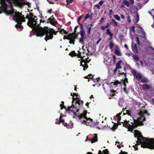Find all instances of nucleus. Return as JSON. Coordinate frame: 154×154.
I'll return each mask as SVG.
<instances>
[{
  "label": "nucleus",
  "mask_w": 154,
  "mask_h": 154,
  "mask_svg": "<svg viewBox=\"0 0 154 154\" xmlns=\"http://www.w3.org/2000/svg\"><path fill=\"white\" fill-rule=\"evenodd\" d=\"M114 17L116 20H120V18L119 16H118L117 15H115L114 16Z\"/></svg>",
  "instance_id": "nucleus-29"
},
{
  "label": "nucleus",
  "mask_w": 154,
  "mask_h": 154,
  "mask_svg": "<svg viewBox=\"0 0 154 154\" xmlns=\"http://www.w3.org/2000/svg\"><path fill=\"white\" fill-rule=\"evenodd\" d=\"M104 1H101L99 3V4L100 5H101L103 3H104Z\"/></svg>",
  "instance_id": "nucleus-43"
},
{
  "label": "nucleus",
  "mask_w": 154,
  "mask_h": 154,
  "mask_svg": "<svg viewBox=\"0 0 154 154\" xmlns=\"http://www.w3.org/2000/svg\"><path fill=\"white\" fill-rule=\"evenodd\" d=\"M103 152H102V151L101 150H99L98 151V154H103Z\"/></svg>",
  "instance_id": "nucleus-60"
},
{
  "label": "nucleus",
  "mask_w": 154,
  "mask_h": 154,
  "mask_svg": "<svg viewBox=\"0 0 154 154\" xmlns=\"http://www.w3.org/2000/svg\"><path fill=\"white\" fill-rule=\"evenodd\" d=\"M62 103L61 104H60V107H61V109H62V107H63V104H64V102H63L62 101Z\"/></svg>",
  "instance_id": "nucleus-50"
},
{
  "label": "nucleus",
  "mask_w": 154,
  "mask_h": 154,
  "mask_svg": "<svg viewBox=\"0 0 154 154\" xmlns=\"http://www.w3.org/2000/svg\"><path fill=\"white\" fill-rule=\"evenodd\" d=\"M114 43L112 41L109 42V48L110 49L112 50L113 48Z\"/></svg>",
  "instance_id": "nucleus-24"
},
{
  "label": "nucleus",
  "mask_w": 154,
  "mask_h": 154,
  "mask_svg": "<svg viewBox=\"0 0 154 154\" xmlns=\"http://www.w3.org/2000/svg\"><path fill=\"white\" fill-rule=\"evenodd\" d=\"M140 65L142 66H143V63L142 61V60H140Z\"/></svg>",
  "instance_id": "nucleus-56"
},
{
  "label": "nucleus",
  "mask_w": 154,
  "mask_h": 154,
  "mask_svg": "<svg viewBox=\"0 0 154 154\" xmlns=\"http://www.w3.org/2000/svg\"><path fill=\"white\" fill-rule=\"evenodd\" d=\"M122 3L123 4L125 5L127 7H129L130 6V4L129 2L127 0H124Z\"/></svg>",
  "instance_id": "nucleus-17"
},
{
  "label": "nucleus",
  "mask_w": 154,
  "mask_h": 154,
  "mask_svg": "<svg viewBox=\"0 0 154 154\" xmlns=\"http://www.w3.org/2000/svg\"><path fill=\"white\" fill-rule=\"evenodd\" d=\"M146 120L145 117H142L138 119V122L136 124H134V127H136L138 125H143V123L141 122L142 121H145Z\"/></svg>",
  "instance_id": "nucleus-6"
},
{
  "label": "nucleus",
  "mask_w": 154,
  "mask_h": 154,
  "mask_svg": "<svg viewBox=\"0 0 154 154\" xmlns=\"http://www.w3.org/2000/svg\"><path fill=\"white\" fill-rule=\"evenodd\" d=\"M74 35V34H71V35H68V36H69L68 37H64V38H63V39H68V40H69L70 39H71V38L73 37V36Z\"/></svg>",
  "instance_id": "nucleus-20"
},
{
  "label": "nucleus",
  "mask_w": 154,
  "mask_h": 154,
  "mask_svg": "<svg viewBox=\"0 0 154 154\" xmlns=\"http://www.w3.org/2000/svg\"><path fill=\"white\" fill-rule=\"evenodd\" d=\"M94 6L97 7V8H100V6L98 4H96L94 5Z\"/></svg>",
  "instance_id": "nucleus-51"
},
{
  "label": "nucleus",
  "mask_w": 154,
  "mask_h": 154,
  "mask_svg": "<svg viewBox=\"0 0 154 154\" xmlns=\"http://www.w3.org/2000/svg\"><path fill=\"white\" fill-rule=\"evenodd\" d=\"M116 68L117 69L121 68V66H116Z\"/></svg>",
  "instance_id": "nucleus-54"
},
{
  "label": "nucleus",
  "mask_w": 154,
  "mask_h": 154,
  "mask_svg": "<svg viewBox=\"0 0 154 154\" xmlns=\"http://www.w3.org/2000/svg\"><path fill=\"white\" fill-rule=\"evenodd\" d=\"M26 18L28 19V22L27 23V25L31 28L35 27L37 24V21L36 20L37 19H35L36 17L35 16L34 18H33L27 16H26Z\"/></svg>",
  "instance_id": "nucleus-5"
},
{
  "label": "nucleus",
  "mask_w": 154,
  "mask_h": 154,
  "mask_svg": "<svg viewBox=\"0 0 154 154\" xmlns=\"http://www.w3.org/2000/svg\"><path fill=\"white\" fill-rule=\"evenodd\" d=\"M131 48L133 52L135 53H138V51L137 46L136 44H134L133 42H132Z\"/></svg>",
  "instance_id": "nucleus-10"
},
{
  "label": "nucleus",
  "mask_w": 154,
  "mask_h": 154,
  "mask_svg": "<svg viewBox=\"0 0 154 154\" xmlns=\"http://www.w3.org/2000/svg\"><path fill=\"white\" fill-rule=\"evenodd\" d=\"M124 47H125V48H126L127 49H128V45L126 44H125L124 45Z\"/></svg>",
  "instance_id": "nucleus-61"
},
{
  "label": "nucleus",
  "mask_w": 154,
  "mask_h": 154,
  "mask_svg": "<svg viewBox=\"0 0 154 154\" xmlns=\"http://www.w3.org/2000/svg\"><path fill=\"white\" fill-rule=\"evenodd\" d=\"M116 116L118 118L119 120L120 121V119H121V117L119 115V114H117L116 115Z\"/></svg>",
  "instance_id": "nucleus-46"
},
{
  "label": "nucleus",
  "mask_w": 154,
  "mask_h": 154,
  "mask_svg": "<svg viewBox=\"0 0 154 154\" xmlns=\"http://www.w3.org/2000/svg\"><path fill=\"white\" fill-rule=\"evenodd\" d=\"M72 106L71 107H68L66 109L67 111H69L72 112H74V110H75L74 109H72Z\"/></svg>",
  "instance_id": "nucleus-31"
},
{
  "label": "nucleus",
  "mask_w": 154,
  "mask_h": 154,
  "mask_svg": "<svg viewBox=\"0 0 154 154\" xmlns=\"http://www.w3.org/2000/svg\"><path fill=\"white\" fill-rule=\"evenodd\" d=\"M124 103V100L122 99H120L119 100V106L122 107Z\"/></svg>",
  "instance_id": "nucleus-14"
},
{
  "label": "nucleus",
  "mask_w": 154,
  "mask_h": 154,
  "mask_svg": "<svg viewBox=\"0 0 154 154\" xmlns=\"http://www.w3.org/2000/svg\"><path fill=\"white\" fill-rule=\"evenodd\" d=\"M91 27H89L87 29V32L88 34L89 35L90 34V31L91 29Z\"/></svg>",
  "instance_id": "nucleus-39"
},
{
  "label": "nucleus",
  "mask_w": 154,
  "mask_h": 154,
  "mask_svg": "<svg viewBox=\"0 0 154 154\" xmlns=\"http://www.w3.org/2000/svg\"><path fill=\"white\" fill-rule=\"evenodd\" d=\"M136 41L137 42V43L138 45H140V40H139V38L138 37H137L136 38Z\"/></svg>",
  "instance_id": "nucleus-37"
},
{
  "label": "nucleus",
  "mask_w": 154,
  "mask_h": 154,
  "mask_svg": "<svg viewBox=\"0 0 154 154\" xmlns=\"http://www.w3.org/2000/svg\"><path fill=\"white\" fill-rule=\"evenodd\" d=\"M82 18V16H81L79 17V18L78 19L77 21L79 24V21Z\"/></svg>",
  "instance_id": "nucleus-44"
},
{
  "label": "nucleus",
  "mask_w": 154,
  "mask_h": 154,
  "mask_svg": "<svg viewBox=\"0 0 154 154\" xmlns=\"http://www.w3.org/2000/svg\"><path fill=\"white\" fill-rule=\"evenodd\" d=\"M35 31L37 36H42L45 35V39L46 42L48 40L52 39L53 37V35H56L57 32L53 29H49L48 27L46 26H44L43 28L42 27H36Z\"/></svg>",
  "instance_id": "nucleus-2"
},
{
  "label": "nucleus",
  "mask_w": 154,
  "mask_h": 154,
  "mask_svg": "<svg viewBox=\"0 0 154 154\" xmlns=\"http://www.w3.org/2000/svg\"><path fill=\"white\" fill-rule=\"evenodd\" d=\"M47 20L48 22H50L51 24L54 26H55L57 23V21H54V19L53 16H51L48 18Z\"/></svg>",
  "instance_id": "nucleus-8"
},
{
  "label": "nucleus",
  "mask_w": 154,
  "mask_h": 154,
  "mask_svg": "<svg viewBox=\"0 0 154 154\" xmlns=\"http://www.w3.org/2000/svg\"><path fill=\"white\" fill-rule=\"evenodd\" d=\"M73 0H66V2L67 3V4H71Z\"/></svg>",
  "instance_id": "nucleus-38"
},
{
  "label": "nucleus",
  "mask_w": 154,
  "mask_h": 154,
  "mask_svg": "<svg viewBox=\"0 0 154 154\" xmlns=\"http://www.w3.org/2000/svg\"><path fill=\"white\" fill-rule=\"evenodd\" d=\"M87 112V110H85L83 113L78 116V119L82 124H87L86 122L88 123L91 121L92 120L91 119L88 118L86 116Z\"/></svg>",
  "instance_id": "nucleus-4"
},
{
  "label": "nucleus",
  "mask_w": 154,
  "mask_h": 154,
  "mask_svg": "<svg viewBox=\"0 0 154 154\" xmlns=\"http://www.w3.org/2000/svg\"><path fill=\"white\" fill-rule=\"evenodd\" d=\"M60 33L61 34H65L66 35H68V33L65 30H64L63 29H61L59 31Z\"/></svg>",
  "instance_id": "nucleus-21"
},
{
  "label": "nucleus",
  "mask_w": 154,
  "mask_h": 154,
  "mask_svg": "<svg viewBox=\"0 0 154 154\" xmlns=\"http://www.w3.org/2000/svg\"><path fill=\"white\" fill-rule=\"evenodd\" d=\"M141 82L142 83H146L148 82V81L146 78L142 79L141 80Z\"/></svg>",
  "instance_id": "nucleus-30"
},
{
  "label": "nucleus",
  "mask_w": 154,
  "mask_h": 154,
  "mask_svg": "<svg viewBox=\"0 0 154 154\" xmlns=\"http://www.w3.org/2000/svg\"><path fill=\"white\" fill-rule=\"evenodd\" d=\"M100 28L101 29L103 30H104L105 28H106V27H105V26H102L100 27Z\"/></svg>",
  "instance_id": "nucleus-49"
},
{
  "label": "nucleus",
  "mask_w": 154,
  "mask_h": 154,
  "mask_svg": "<svg viewBox=\"0 0 154 154\" xmlns=\"http://www.w3.org/2000/svg\"><path fill=\"white\" fill-rule=\"evenodd\" d=\"M115 47L116 48L114 51L115 54L118 56H121L122 55V54L120 51L119 48V46L118 45H116Z\"/></svg>",
  "instance_id": "nucleus-11"
},
{
  "label": "nucleus",
  "mask_w": 154,
  "mask_h": 154,
  "mask_svg": "<svg viewBox=\"0 0 154 154\" xmlns=\"http://www.w3.org/2000/svg\"><path fill=\"white\" fill-rule=\"evenodd\" d=\"M80 30H84L83 26L82 24H80Z\"/></svg>",
  "instance_id": "nucleus-45"
},
{
  "label": "nucleus",
  "mask_w": 154,
  "mask_h": 154,
  "mask_svg": "<svg viewBox=\"0 0 154 154\" xmlns=\"http://www.w3.org/2000/svg\"><path fill=\"white\" fill-rule=\"evenodd\" d=\"M112 24L114 26H118V24L117 22L116 21V20L112 19Z\"/></svg>",
  "instance_id": "nucleus-27"
},
{
  "label": "nucleus",
  "mask_w": 154,
  "mask_h": 154,
  "mask_svg": "<svg viewBox=\"0 0 154 154\" xmlns=\"http://www.w3.org/2000/svg\"><path fill=\"white\" fill-rule=\"evenodd\" d=\"M78 99L76 101V103L78 104L79 105H82L83 103L82 101L80 100L79 99Z\"/></svg>",
  "instance_id": "nucleus-26"
},
{
  "label": "nucleus",
  "mask_w": 154,
  "mask_h": 154,
  "mask_svg": "<svg viewBox=\"0 0 154 154\" xmlns=\"http://www.w3.org/2000/svg\"><path fill=\"white\" fill-rule=\"evenodd\" d=\"M14 0H0V4L1 5L0 6V14L2 13L1 10L7 15L14 14L13 19L17 23V24L15 25V27L22 29L23 28L21 25L22 23L25 21V17L21 13L17 11L15 12L12 5V3Z\"/></svg>",
  "instance_id": "nucleus-1"
},
{
  "label": "nucleus",
  "mask_w": 154,
  "mask_h": 154,
  "mask_svg": "<svg viewBox=\"0 0 154 154\" xmlns=\"http://www.w3.org/2000/svg\"><path fill=\"white\" fill-rule=\"evenodd\" d=\"M106 33L109 36L113 35L112 33H111L109 29H106Z\"/></svg>",
  "instance_id": "nucleus-23"
},
{
  "label": "nucleus",
  "mask_w": 154,
  "mask_h": 154,
  "mask_svg": "<svg viewBox=\"0 0 154 154\" xmlns=\"http://www.w3.org/2000/svg\"><path fill=\"white\" fill-rule=\"evenodd\" d=\"M80 66H82L84 67L83 70H85L88 67V66L87 64H86L85 60H82L80 62Z\"/></svg>",
  "instance_id": "nucleus-13"
},
{
  "label": "nucleus",
  "mask_w": 154,
  "mask_h": 154,
  "mask_svg": "<svg viewBox=\"0 0 154 154\" xmlns=\"http://www.w3.org/2000/svg\"><path fill=\"white\" fill-rule=\"evenodd\" d=\"M134 136L135 137H137L138 142L141 144L142 147L154 149V140L153 138L149 139L143 137V135Z\"/></svg>",
  "instance_id": "nucleus-3"
},
{
  "label": "nucleus",
  "mask_w": 154,
  "mask_h": 154,
  "mask_svg": "<svg viewBox=\"0 0 154 154\" xmlns=\"http://www.w3.org/2000/svg\"><path fill=\"white\" fill-rule=\"evenodd\" d=\"M119 154H128V152L125 151L123 152L122 150L121 151V152Z\"/></svg>",
  "instance_id": "nucleus-41"
},
{
  "label": "nucleus",
  "mask_w": 154,
  "mask_h": 154,
  "mask_svg": "<svg viewBox=\"0 0 154 154\" xmlns=\"http://www.w3.org/2000/svg\"><path fill=\"white\" fill-rule=\"evenodd\" d=\"M86 140L90 141L91 143L96 142L98 140L97 135H94V136L92 138H88V137H87L86 139Z\"/></svg>",
  "instance_id": "nucleus-7"
},
{
  "label": "nucleus",
  "mask_w": 154,
  "mask_h": 154,
  "mask_svg": "<svg viewBox=\"0 0 154 154\" xmlns=\"http://www.w3.org/2000/svg\"><path fill=\"white\" fill-rule=\"evenodd\" d=\"M121 63V60H120L116 64V66H120V64Z\"/></svg>",
  "instance_id": "nucleus-42"
},
{
  "label": "nucleus",
  "mask_w": 154,
  "mask_h": 154,
  "mask_svg": "<svg viewBox=\"0 0 154 154\" xmlns=\"http://www.w3.org/2000/svg\"><path fill=\"white\" fill-rule=\"evenodd\" d=\"M61 122L62 123L63 125L64 126H66L67 125V123H65L64 120H63V119H60V120L58 122H55V123L56 124H60V123H61Z\"/></svg>",
  "instance_id": "nucleus-15"
},
{
  "label": "nucleus",
  "mask_w": 154,
  "mask_h": 154,
  "mask_svg": "<svg viewBox=\"0 0 154 154\" xmlns=\"http://www.w3.org/2000/svg\"><path fill=\"white\" fill-rule=\"evenodd\" d=\"M20 4L22 5H26V3L25 2H24L23 3H21Z\"/></svg>",
  "instance_id": "nucleus-64"
},
{
  "label": "nucleus",
  "mask_w": 154,
  "mask_h": 154,
  "mask_svg": "<svg viewBox=\"0 0 154 154\" xmlns=\"http://www.w3.org/2000/svg\"><path fill=\"white\" fill-rule=\"evenodd\" d=\"M112 36H113V35H111L109 36L110 38L109 39V40H111L112 39Z\"/></svg>",
  "instance_id": "nucleus-63"
},
{
  "label": "nucleus",
  "mask_w": 154,
  "mask_h": 154,
  "mask_svg": "<svg viewBox=\"0 0 154 154\" xmlns=\"http://www.w3.org/2000/svg\"><path fill=\"white\" fill-rule=\"evenodd\" d=\"M144 114H146L148 116H149L150 114L148 113V112L146 110H145L144 112Z\"/></svg>",
  "instance_id": "nucleus-47"
},
{
  "label": "nucleus",
  "mask_w": 154,
  "mask_h": 154,
  "mask_svg": "<svg viewBox=\"0 0 154 154\" xmlns=\"http://www.w3.org/2000/svg\"><path fill=\"white\" fill-rule=\"evenodd\" d=\"M61 116H60V118H59V119L58 120V119H56V122H58L60 120V119H61Z\"/></svg>",
  "instance_id": "nucleus-58"
},
{
  "label": "nucleus",
  "mask_w": 154,
  "mask_h": 154,
  "mask_svg": "<svg viewBox=\"0 0 154 154\" xmlns=\"http://www.w3.org/2000/svg\"><path fill=\"white\" fill-rule=\"evenodd\" d=\"M72 109H74L75 110L74 112L75 111H76L77 112H78L79 111V109L76 108V107H75V106H73V105L72 106Z\"/></svg>",
  "instance_id": "nucleus-33"
},
{
  "label": "nucleus",
  "mask_w": 154,
  "mask_h": 154,
  "mask_svg": "<svg viewBox=\"0 0 154 154\" xmlns=\"http://www.w3.org/2000/svg\"><path fill=\"white\" fill-rule=\"evenodd\" d=\"M103 152L104 154H109V151L107 149H106L104 150H103Z\"/></svg>",
  "instance_id": "nucleus-34"
},
{
  "label": "nucleus",
  "mask_w": 154,
  "mask_h": 154,
  "mask_svg": "<svg viewBox=\"0 0 154 154\" xmlns=\"http://www.w3.org/2000/svg\"><path fill=\"white\" fill-rule=\"evenodd\" d=\"M117 70L118 69H116H116H114L113 71L114 73L115 74Z\"/></svg>",
  "instance_id": "nucleus-59"
},
{
  "label": "nucleus",
  "mask_w": 154,
  "mask_h": 154,
  "mask_svg": "<svg viewBox=\"0 0 154 154\" xmlns=\"http://www.w3.org/2000/svg\"><path fill=\"white\" fill-rule=\"evenodd\" d=\"M129 131L134 133V135H141V133L140 132L137 130H134L133 128H129Z\"/></svg>",
  "instance_id": "nucleus-12"
},
{
  "label": "nucleus",
  "mask_w": 154,
  "mask_h": 154,
  "mask_svg": "<svg viewBox=\"0 0 154 154\" xmlns=\"http://www.w3.org/2000/svg\"><path fill=\"white\" fill-rule=\"evenodd\" d=\"M142 87L143 89H149L150 88V86L148 85L144 84L142 85Z\"/></svg>",
  "instance_id": "nucleus-16"
},
{
  "label": "nucleus",
  "mask_w": 154,
  "mask_h": 154,
  "mask_svg": "<svg viewBox=\"0 0 154 154\" xmlns=\"http://www.w3.org/2000/svg\"><path fill=\"white\" fill-rule=\"evenodd\" d=\"M127 21L129 23L131 22V20H130V17L129 16L127 18Z\"/></svg>",
  "instance_id": "nucleus-48"
},
{
  "label": "nucleus",
  "mask_w": 154,
  "mask_h": 154,
  "mask_svg": "<svg viewBox=\"0 0 154 154\" xmlns=\"http://www.w3.org/2000/svg\"><path fill=\"white\" fill-rule=\"evenodd\" d=\"M130 1L132 5H133L134 3V0H130Z\"/></svg>",
  "instance_id": "nucleus-52"
},
{
  "label": "nucleus",
  "mask_w": 154,
  "mask_h": 154,
  "mask_svg": "<svg viewBox=\"0 0 154 154\" xmlns=\"http://www.w3.org/2000/svg\"><path fill=\"white\" fill-rule=\"evenodd\" d=\"M84 36H81V38L80 39L79 42L82 44L84 45Z\"/></svg>",
  "instance_id": "nucleus-28"
},
{
  "label": "nucleus",
  "mask_w": 154,
  "mask_h": 154,
  "mask_svg": "<svg viewBox=\"0 0 154 154\" xmlns=\"http://www.w3.org/2000/svg\"><path fill=\"white\" fill-rule=\"evenodd\" d=\"M131 73L134 76L137 78V79H141L142 78V76L140 74L138 73L137 74L136 72L134 70H132L131 71Z\"/></svg>",
  "instance_id": "nucleus-9"
},
{
  "label": "nucleus",
  "mask_w": 154,
  "mask_h": 154,
  "mask_svg": "<svg viewBox=\"0 0 154 154\" xmlns=\"http://www.w3.org/2000/svg\"><path fill=\"white\" fill-rule=\"evenodd\" d=\"M75 38H76L75 36L74 35L73 37L71 38V39H72V40H71V39L69 40V43L71 44L72 43L74 45V44L75 39Z\"/></svg>",
  "instance_id": "nucleus-18"
},
{
  "label": "nucleus",
  "mask_w": 154,
  "mask_h": 154,
  "mask_svg": "<svg viewBox=\"0 0 154 154\" xmlns=\"http://www.w3.org/2000/svg\"><path fill=\"white\" fill-rule=\"evenodd\" d=\"M111 83H113L114 85H118L119 83V82L117 81L115 82H112Z\"/></svg>",
  "instance_id": "nucleus-40"
},
{
  "label": "nucleus",
  "mask_w": 154,
  "mask_h": 154,
  "mask_svg": "<svg viewBox=\"0 0 154 154\" xmlns=\"http://www.w3.org/2000/svg\"><path fill=\"white\" fill-rule=\"evenodd\" d=\"M110 25V24H109V23H107V25L105 26V27H106V28H109V27Z\"/></svg>",
  "instance_id": "nucleus-53"
},
{
  "label": "nucleus",
  "mask_w": 154,
  "mask_h": 154,
  "mask_svg": "<svg viewBox=\"0 0 154 154\" xmlns=\"http://www.w3.org/2000/svg\"><path fill=\"white\" fill-rule=\"evenodd\" d=\"M121 17L122 19H124L125 18L124 15L122 14L121 15Z\"/></svg>",
  "instance_id": "nucleus-62"
},
{
  "label": "nucleus",
  "mask_w": 154,
  "mask_h": 154,
  "mask_svg": "<svg viewBox=\"0 0 154 154\" xmlns=\"http://www.w3.org/2000/svg\"><path fill=\"white\" fill-rule=\"evenodd\" d=\"M133 58L136 61H138L139 60L138 57L136 54H134L133 56Z\"/></svg>",
  "instance_id": "nucleus-19"
},
{
  "label": "nucleus",
  "mask_w": 154,
  "mask_h": 154,
  "mask_svg": "<svg viewBox=\"0 0 154 154\" xmlns=\"http://www.w3.org/2000/svg\"><path fill=\"white\" fill-rule=\"evenodd\" d=\"M80 34L81 36L85 37V32L84 30H80Z\"/></svg>",
  "instance_id": "nucleus-25"
},
{
  "label": "nucleus",
  "mask_w": 154,
  "mask_h": 154,
  "mask_svg": "<svg viewBox=\"0 0 154 154\" xmlns=\"http://www.w3.org/2000/svg\"><path fill=\"white\" fill-rule=\"evenodd\" d=\"M69 55L71 57H73L74 56H77V54L75 53L74 51L71 52L69 54Z\"/></svg>",
  "instance_id": "nucleus-22"
},
{
  "label": "nucleus",
  "mask_w": 154,
  "mask_h": 154,
  "mask_svg": "<svg viewBox=\"0 0 154 154\" xmlns=\"http://www.w3.org/2000/svg\"><path fill=\"white\" fill-rule=\"evenodd\" d=\"M135 19L136 20V23H137L139 20V16L138 13L137 14L136 16Z\"/></svg>",
  "instance_id": "nucleus-32"
},
{
  "label": "nucleus",
  "mask_w": 154,
  "mask_h": 154,
  "mask_svg": "<svg viewBox=\"0 0 154 154\" xmlns=\"http://www.w3.org/2000/svg\"><path fill=\"white\" fill-rule=\"evenodd\" d=\"M137 7L139 9H141L142 7V5L141 4L138 3L137 4Z\"/></svg>",
  "instance_id": "nucleus-35"
},
{
  "label": "nucleus",
  "mask_w": 154,
  "mask_h": 154,
  "mask_svg": "<svg viewBox=\"0 0 154 154\" xmlns=\"http://www.w3.org/2000/svg\"><path fill=\"white\" fill-rule=\"evenodd\" d=\"M90 17V15L89 14H87L86 16H85V20H86L87 19L89 18Z\"/></svg>",
  "instance_id": "nucleus-36"
},
{
  "label": "nucleus",
  "mask_w": 154,
  "mask_h": 154,
  "mask_svg": "<svg viewBox=\"0 0 154 154\" xmlns=\"http://www.w3.org/2000/svg\"><path fill=\"white\" fill-rule=\"evenodd\" d=\"M114 95H115V94H112V95H110V97H109V99H111V97L114 96Z\"/></svg>",
  "instance_id": "nucleus-57"
},
{
  "label": "nucleus",
  "mask_w": 154,
  "mask_h": 154,
  "mask_svg": "<svg viewBox=\"0 0 154 154\" xmlns=\"http://www.w3.org/2000/svg\"><path fill=\"white\" fill-rule=\"evenodd\" d=\"M101 40V38H99V40L97 41V42H96V44L97 45L99 43V42H100Z\"/></svg>",
  "instance_id": "nucleus-55"
}]
</instances>
